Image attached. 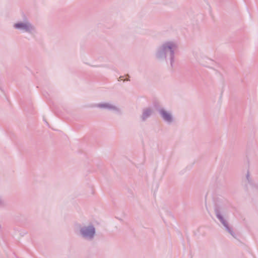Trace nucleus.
Here are the masks:
<instances>
[{
    "label": "nucleus",
    "instance_id": "obj_6",
    "mask_svg": "<svg viewBox=\"0 0 258 258\" xmlns=\"http://www.w3.org/2000/svg\"><path fill=\"white\" fill-rule=\"evenodd\" d=\"M95 106L97 108L107 110L108 111H111L115 112L116 113H120V110L118 107H117L115 105L111 104L109 102H102L100 103L96 104Z\"/></svg>",
    "mask_w": 258,
    "mask_h": 258
},
{
    "label": "nucleus",
    "instance_id": "obj_4",
    "mask_svg": "<svg viewBox=\"0 0 258 258\" xmlns=\"http://www.w3.org/2000/svg\"><path fill=\"white\" fill-rule=\"evenodd\" d=\"M227 202L225 199L217 200L215 202L214 211L216 216H217L218 213L221 216H225L227 212Z\"/></svg>",
    "mask_w": 258,
    "mask_h": 258
},
{
    "label": "nucleus",
    "instance_id": "obj_5",
    "mask_svg": "<svg viewBox=\"0 0 258 258\" xmlns=\"http://www.w3.org/2000/svg\"><path fill=\"white\" fill-rule=\"evenodd\" d=\"M158 112L162 120L167 124H170L174 121V117L170 110L164 108H160L158 109Z\"/></svg>",
    "mask_w": 258,
    "mask_h": 258
},
{
    "label": "nucleus",
    "instance_id": "obj_7",
    "mask_svg": "<svg viewBox=\"0 0 258 258\" xmlns=\"http://www.w3.org/2000/svg\"><path fill=\"white\" fill-rule=\"evenodd\" d=\"M216 217L222 224L225 230L230 234L234 238H236V234L233 231L232 227L229 225L228 222L225 218V216H221L219 213H218Z\"/></svg>",
    "mask_w": 258,
    "mask_h": 258
},
{
    "label": "nucleus",
    "instance_id": "obj_9",
    "mask_svg": "<svg viewBox=\"0 0 258 258\" xmlns=\"http://www.w3.org/2000/svg\"><path fill=\"white\" fill-rule=\"evenodd\" d=\"M153 113V110L151 107H146L143 109L141 118L143 121H146Z\"/></svg>",
    "mask_w": 258,
    "mask_h": 258
},
{
    "label": "nucleus",
    "instance_id": "obj_2",
    "mask_svg": "<svg viewBox=\"0 0 258 258\" xmlns=\"http://www.w3.org/2000/svg\"><path fill=\"white\" fill-rule=\"evenodd\" d=\"M80 237L87 241H92L96 235V228L94 225L90 223L87 225L81 226L79 229Z\"/></svg>",
    "mask_w": 258,
    "mask_h": 258
},
{
    "label": "nucleus",
    "instance_id": "obj_11",
    "mask_svg": "<svg viewBox=\"0 0 258 258\" xmlns=\"http://www.w3.org/2000/svg\"><path fill=\"white\" fill-rule=\"evenodd\" d=\"M125 80L129 81V79H126Z\"/></svg>",
    "mask_w": 258,
    "mask_h": 258
},
{
    "label": "nucleus",
    "instance_id": "obj_1",
    "mask_svg": "<svg viewBox=\"0 0 258 258\" xmlns=\"http://www.w3.org/2000/svg\"><path fill=\"white\" fill-rule=\"evenodd\" d=\"M177 44L175 42L166 41L157 48L155 56L157 59L161 60H165L168 59L171 67H173L174 62V54L177 51Z\"/></svg>",
    "mask_w": 258,
    "mask_h": 258
},
{
    "label": "nucleus",
    "instance_id": "obj_10",
    "mask_svg": "<svg viewBox=\"0 0 258 258\" xmlns=\"http://www.w3.org/2000/svg\"><path fill=\"white\" fill-rule=\"evenodd\" d=\"M6 204V202L3 200V199L2 198V197L0 196V207L3 206Z\"/></svg>",
    "mask_w": 258,
    "mask_h": 258
},
{
    "label": "nucleus",
    "instance_id": "obj_3",
    "mask_svg": "<svg viewBox=\"0 0 258 258\" xmlns=\"http://www.w3.org/2000/svg\"><path fill=\"white\" fill-rule=\"evenodd\" d=\"M13 28L22 33L31 34L35 32L34 26L27 20L18 21L13 25Z\"/></svg>",
    "mask_w": 258,
    "mask_h": 258
},
{
    "label": "nucleus",
    "instance_id": "obj_8",
    "mask_svg": "<svg viewBox=\"0 0 258 258\" xmlns=\"http://www.w3.org/2000/svg\"><path fill=\"white\" fill-rule=\"evenodd\" d=\"M245 186L247 189H258V184L255 183L250 177L249 172H247L246 178L244 180Z\"/></svg>",
    "mask_w": 258,
    "mask_h": 258
}]
</instances>
